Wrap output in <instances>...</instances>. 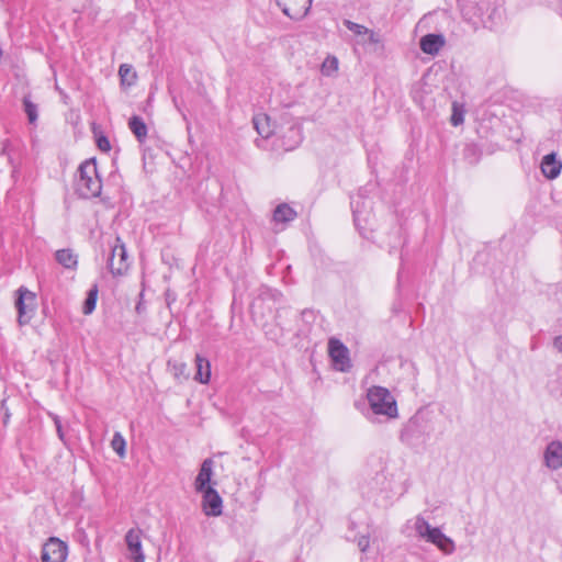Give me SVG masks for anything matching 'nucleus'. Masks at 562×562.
I'll list each match as a JSON object with an SVG mask.
<instances>
[{"mask_svg": "<svg viewBox=\"0 0 562 562\" xmlns=\"http://www.w3.org/2000/svg\"><path fill=\"white\" fill-rule=\"evenodd\" d=\"M544 464L550 470H559L562 468V442L559 440L548 443L543 453Z\"/></svg>", "mask_w": 562, "mask_h": 562, "instance_id": "f8f14e48", "label": "nucleus"}, {"mask_svg": "<svg viewBox=\"0 0 562 562\" xmlns=\"http://www.w3.org/2000/svg\"><path fill=\"white\" fill-rule=\"evenodd\" d=\"M97 300H98V288H97V285H94L93 288H91L89 290L87 297L83 302L82 313L85 315H89L94 311L95 305H97Z\"/></svg>", "mask_w": 562, "mask_h": 562, "instance_id": "4be33fe9", "label": "nucleus"}, {"mask_svg": "<svg viewBox=\"0 0 562 562\" xmlns=\"http://www.w3.org/2000/svg\"><path fill=\"white\" fill-rule=\"evenodd\" d=\"M277 3L286 16L301 20L308 13L312 0H277Z\"/></svg>", "mask_w": 562, "mask_h": 562, "instance_id": "6e6552de", "label": "nucleus"}, {"mask_svg": "<svg viewBox=\"0 0 562 562\" xmlns=\"http://www.w3.org/2000/svg\"><path fill=\"white\" fill-rule=\"evenodd\" d=\"M125 446L126 442L123 436L120 432H115L111 441V447L121 458L125 456Z\"/></svg>", "mask_w": 562, "mask_h": 562, "instance_id": "393cba45", "label": "nucleus"}, {"mask_svg": "<svg viewBox=\"0 0 562 562\" xmlns=\"http://www.w3.org/2000/svg\"><path fill=\"white\" fill-rule=\"evenodd\" d=\"M203 494L202 507L206 516H220L222 514V498L212 487L201 492Z\"/></svg>", "mask_w": 562, "mask_h": 562, "instance_id": "9d476101", "label": "nucleus"}, {"mask_svg": "<svg viewBox=\"0 0 562 562\" xmlns=\"http://www.w3.org/2000/svg\"><path fill=\"white\" fill-rule=\"evenodd\" d=\"M125 542L130 551V557L134 562H144L145 555L142 549L140 530L131 529L125 536Z\"/></svg>", "mask_w": 562, "mask_h": 562, "instance_id": "9b49d317", "label": "nucleus"}, {"mask_svg": "<svg viewBox=\"0 0 562 562\" xmlns=\"http://www.w3.org/2000/svg\"><path fill=\"white\" fill-rule=\"evenodd\" d=\"M254 127L263 138H268L274 133L270 117L265 113L256 114L252 119Z\"/></svg>", "mask_w": 562, "mask_h": 562, "instance_id": "a211bd4d", "label": "nucleus"}, {"mask_svg": "<svg viewBox=\"0 0 562 562\" xmlns=\"http://www.w3.org/2000/svg\"><path fill=\"white\" fill-rule=\"evenodd\" d=\"M119 75L123 85H133L136 80V72L131 65L122 64L119 69Z\"/></svg>", "mask_w": 562, "mask_h": 562, "instance_id": "5701e85b", "label": "nucleus"}, {"mask_svg": "<svg viewBox=\"0 0 562 562\" xmlns=\"http://www.w3.org/2000/svg\"><path fill=\"white\" fill-rule=\"evenodd\" d=\"M169 367L171 368V372L173 374V376L178 380H188L189 379V372H188V367L184 362H170L169 361Z\"/></svg>", "mask_w": 562, "mask_h": 562, "instance_id": "b1692460", "label": "nucleus"}, {"mask_svg": "<svg viewBox=\"0 0 562 562\" xmlns=\"http://www.w3.org/2000/svg\"><path fill=\"white\" fill-rule=\"evenodd\" d=\"M128 266L130 263L127 261V251L125 245L120 237H116L108 261V267L112 274L122 276L127 271Z\"/></svg>", "mask_w": 562, "mask_h": 562, "instance_id": "39448f33", "label": "nucleus"}, {"mask_svg": "<svg viewBox=\"0 0 562 562\" xmlns=\"http://www.w3.org/2000/svg\"><path fill=\"white\" fill-rule=\"evenodd\" d=\"M414 529L419 538L436 546L443 554L450 555L456 551L454 541L438 527L430 526L424 517L415 518Z\"/></svg>", "mask_w": 562, "mask_h": 562, "instance_id": "f03ea898", "label": "nucleus"}, {"mask_svg": "<svg viewBox=\"0 0 562 562\" xmlns=\"http://www.w3.org/2000/svg\"><path fill=\"white\" fill-rule=\"evenodd\" d=\"M553 347L562 353V335L554 338Z\"/></svg>", "mask_w": 562, "mask_h": 562, "instance_id": "7c9ffc66", "label": "nucleus"}, {"mask_svg": "<svg viewBox=\"0 0 562 562\" xmlns=\"http://www.w3.org/2000/svg\"><path fill=\"white\" fill-rule=\"evenodd\" d=\"M451 124L458 126L464 121V111L457 104H452Z\"/></svg>", "mask_w": 562, "mask_h": 562, "instance_id": "bb28decb", "label": "nucleus"}, {"mask_svg": "<svg viewBox=\"0 0 562 562\" xmlns=\"http://www.w3.org/2000/svg\"><path fill=\"white\" fill-rule=\"evenodd\" d=\"M540 168L547 179L553 180L561 173L562 162L557 159L554 153H551L542 158Z\"/></svg>", "mask_w": 562, "mask_h": 562, "instance_id": "4468645a", "label": "nucleus"}, {"mask_svg": "<svg viewBox=\"0 0 562 562\" xmlns=\"http://www.w3.org/2000/svg\"><path fill=\"white\" fill-rule=\"evenodd\" d=\"M296 212L288 204H280L273 212V220L277 223H286L295 218Z\"/></svg>", "mask_w": 562, "mask_h": 562, "instance_id": "412c9836", "label": "nucleus"}, {"mask_svg": "<svg viewBox=\"0 0 562 562\" xmlns=\"http://www.w3.org/2000/svg\"><path fill=\"white\" fill-rule=\"evenodd\" d=\"M97 146L104 153H108L111 149L110 140L104 135L97 136Z\"/></svg>", "mask_w": 562, "mask_h": 562, "instance_id": "c85d7f7f", "label": "nucleus"}, {"mask_svg": "<svg viewBox=\"0 0 562 562\" xmlns=\"http://www.w3.org/2000/svg\"><path fill=\"white\" fill-rule=\"evenodd\" d=\"M351 207H352V213H353V221H355L356 225H358V223L361 218V215H362V211L360 210L359 198L351 200Z\"/></svg>", "mask_w": 562, "mask_h": 562, "instance_id": "cd10ccee", "label": "nucleus"}, {"mask_svg": "<svg viewBox=\"0 0 562 562\" xmlns=\"http://www.w3.org/2000/svg\"><path fill=\"white\" fill-rule=\"evenodd\" d=\"M55 425H56V428H57L58 436L63 440L64 439V434H63L60 422H59V419L57 417L55 418Z\"/></svg>", "mask_w": 562, "mask_h": 562, "instance_id": "2f4dec72", "label": "nucleus"}, {"mask_svg": "<svg viewBox=\"0 0 562 562\" xmlns=\"http://www.w3.org/2000/svg\"><path fill=\"white\" fill-rule=\"evenodd\" d=\"M358 547L360 548V550L362 552L366 551L368 549V547H369V539H368V537L363 536V537L359 538Z\"/></svg>", "mask_w": 562, "mask_h": 562, "instance_id": "c756f323", "label": "nucleus"}, {"mask_svg": "<svg viewBox=\"0 0 562 562\" xmlns=\"http://www.w3.org/2000/svg\"><path fill=\"white\" fill-rule=\"evenodd\" d=\"M367 400L373 414L389 419L398 416L396 400L386 387L376 385L369 387Z\"/></svg>", "mask_w": 562, "mask_h": 562, "instance_id": "f257e3e1", "label": "nucleus"}, {"mask_svg": "<svg viewBox=\"0 0 562 562\" xmlns=\"http://www.w3.org/2000/svg\"><path fill=\"white\" fill-rule=\"evenodd\" d=\"M128 127L137 140L144 142L147 137V126L140 116L134 115L130 119Z\"/></svg>", "mask_w": 562, "mask_h": 562, "instance_id": "aec40b11", "label": "nucleus"}, {"mask_svg": "<svg viewBox=\"0 0 562 562\" xmlns=\"http://www.w3.org/2000/svg\"><path fill=\"white\" fill-rule=\"evenodd\" d=\"M35 300V293L29 291L26 288L21 286L18 290L15 307L18 310V322L21 326L26 325L33 317L36 305Z\"/></svg>", "mask_w": 562, "mask_h": 562, "instance_id": "20e7f679", "label": "nucleus"}, {"mask_svg": "<svg viewBox=\"0 0 562 562\" xmlns=\"http://www.w3.org/2000/svg\"><path fill=\"white\" fill-rule=\"evenodd\" d=\"M446 40L441 34H427L419 41L420 49L428 55H437L443 47Z\"/></svg>", "mask_w": 562, "mask_h": 562, "instance_id": "ddd939ff", "label": "nucleus"}, {"mask_svg": "<svg viewBox=\"0 0 562 562\" xmlns=\"http://www.w3.org/2000/svg\"><path fill=\"white\" fill-rule=\"evenodd\" d=\"M102 189V182L98 175L97 164L94 159L86 160L79 167V179L77 181V190L85 198L99 196Z\"/></svg>", "mask_w": 562, "mask_h": 562, "instance_id": "7ed1b4c3", "label": "nucleus"}, {"mask_svg": "<svg viewBox=\"0 0 562 562\" xmlns=\"http://www.w3.org/2000/svg\"><path fill=\"white\" fill-rule=\"evenodd\" d=\"M67 544L58 538H49L42 550L43 562H64L67 557Z\"/></svg>", "mask_w": 562, "mask_h": 562, "instance_id": "0eeeda50", "label": "nucleus"}, {"mask_svg": "<svg viewBox=\"0 0 562 562\" xmlns=\"http://www.w3.org/2000/svg\"><path fill=\"white\" fill-rule=\"evenodd\" d=\"M24 111L27 115L29 122L34 124L37 120V106L27 97L23 99Z\"/></svg>", "mask_w": 562, "mask_h": 562, "instance_id": "a878e982", "label": "nucleus"}, {"mask_svg": "<svg viewBox=\"0 0 562 562\" xmlns=\"http://www.w3.org/2000/svg\"><path fill=\"white\" fill-rule=\"evenodd\" d=\"M213 475V461L212 459H205L195 479L194 486L198 492H202L207 488L211 477Z\"/></svg>", "mask_w": 562, "mask_h": 562, "instance_id": "2eb2a0df", "label": "nucleus"}, {"mask_svg": "<svg viewBox=\"0 0 562 562\" xmlns=\"http://www.w3.org/2000/svg\"><path fill=\"white\" fill-rule=\"evenodd\" d=\"M55 259L65 269L75 270L78 265L77 255L69 248L57 250L55 252Z\"/></svg>", "mask_w": 562, "mask_h": 562, "instance_id": "6ab92c4d", "label": "nucleus"}, {"mask_svg": "<svg viewBox=\"0 0 562 562\" xmlns=\"http://www.w3.org/2000/svg\"><path fill=\"white\" fill-rule=\"evenodd\" d=\"M142 311H143V305H142V303L139 302V303L136 305V312H137V313H142Z\"/></svg>", "mask_w": 562, "mask_h": 562, "instance_id": "473e14b6", "label": "nucleus"}, {"mask_svg": "<svg viewBox=\"0 0 562 562\" xmlns=\"http://www.w3.org/2000/svg\"><path fill=\"white\" fill-rule=\"evenodd\" d=\"M328 352L335 369L345 372L350 368L349 350L338 339L331 338L328 342Z\"/></svg>", "mask_w": 562, "mask_h": 562, "instance_id": "423d86ee", "label": "nucleus"}, {"mask_svg": "<svg viewBox=\"0 0 562 562\" xmlns=\"http://www.w3.org/2000/svg\"><path fill=\"white\" fill-rule=\"evenodd\" d=\"M344 25L355 34L357 44L367 45L378 44L380 42V38L375 32L366 27L364 25L358 24L350 20H344Z\"/></svg>", "mask_w": 562, "mask_h": 562, "instance_id": "1a4fd4ad", "label": "nucleus"}, {"mask_svg": "<svg viewBox=\"0 0 562 562\" xmlns=\"http://www.w3.org/2000/svg\"><path fill=\"white\" fill-rule=\"evenodd\" d=\"M282 145L285 150H292L299 146L302 140V128L299 124H292L286 134L282 135Z\"/></svg>", "mask_w": 562, "mask_h": 562, "instance_id": "dca6fc26", "label": "nucleus"}, {"mask_svg": "<svg viewBox=\"0 0 562 562\" xmlns=\"http://www.w3.org/2000/svg\"><path fill=\"white\" fill-rule=\"evenodd\" d=\"M195 367H196V372L194 375V380L202 384L209 383L210 379H211L210 361L206 358H204L198 353L195 356Z\"/></svg>", "mask_w": 562, "mask_h": 562, "instance_id": "f3484780", "label": "nucleus"}]
</instances>
